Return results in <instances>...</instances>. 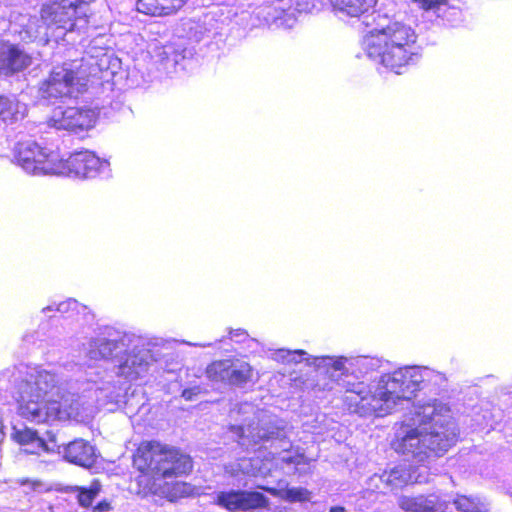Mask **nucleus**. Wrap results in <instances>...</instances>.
I'll use <instances>...</instances> for the list:
<instances>
[{
	"label": "nucleus",
	"mask_w": 512,
	"mask_h": 512,
	"mask_svg": "<svg viewBox=\"0 0 512 512\" xmlns=\"http://www.w3.org/2000/svg\"><path fill=\"white\" fill-rule=\"evenodd\" d=\"M313 364L317 368H327L330 383L322 386L318 383L319 390H333L335 386L344 389L351 395L347 400L355 404L350 411L358 416H386L397 413L411 405L415 407V416H444L451 412L450 406L437 399L418 400L412 402L416 391L421 390L427 381L434 377H440L433 370L420 366H405L392 373L380 377L373 395L368 397V387L363 382L352 381L354 377L350 374L353 367L360 368V372L367 373L378 367V360L360 356L357 358H332L316 357Z\"/></svg>",
	"instance_id": "nucleus-1"
},
{
	"label": "nucleus",
	"mask_w": 512,
	"mask_h": 512,
	"mask_svg": "<svg viewBox=\"0 0 512 512\" xmlns=\"http://www.w3.org/2000/svg\"><path fill=\"white\" fill-rule=\"evenodd\" d=\"M137 494L157 496L169 502L194 494V487L184 481H168L191 474L193 458L181 448L157 440H143L132 455Z\"/></svg>",
	"instance_id": "nucleus-2"
},
{
	"label": "nucleus",
	"mask_w": 512,
	"mask_h": 512,
	"mask_svg": "<svg viewBox=\"0 0 512 512\" xmlns=\"http://www.w3.org/2000/svg\"><path fill=\"white\" fill-rule=\"evenodd\" d=\"M18 371L22 379L8 413L19 416H72L77 413L76 395L63 391L55 373L24 365Z\"/></svg>",
	"instance_id": "nucleus-3"
},
{
	"label": "nucleus",
	"mask_w": 512,
	"mask_h": 512,
	"mask_svg": "<svg viewBox=\"0 0 512 512\" xmlns=\"http://www.w3.org/2000/svg\"><path fill=\"white\" fill-rule=\"evenodd\" d=\"M434 419L421 418L415 422L411 418L409 422L395 423L391 449L420 466L443 457L458 442V432L454 425Z\"/></svg>",
	"instance_id": "nucleus-4"
},
{
	"label": "nucleus",
	"mask_w": 512,
	"mask_h": 512,
	"mask_svg": "<svg viewBox=\"0 0 512 512\" xmlns=\"http://www.w3.org/2000/svg\"><path fill=\"white\" fill-rule=\"evenodd\" d=\"M363 49L373 61L401 74L419 59L420 47L414 30L402 22L378 23L363 40Z\"/></svg>",
	"instance_id": "nucleus-5"
},
{
	"label": "nucleus",
	"mask_w": 512,
	"mask_h": 512,
	"mask_svg": "<svg viewBox=\"0 0 512 512\" xmlns=\"http://www.w3.org/2000/svg\"><path fill=\"white\" fill-rule=\"evenodd\" d=\"M58 154L42 148L33 140L17 143L14 162L30 175H55Z\"/></svg>",
	"instance_id": "nucleus-6"
},
{
	"label": "nucleus",
	"mask_w": 512,
	"mask_h": 512,
	"mask_svg": "<svg viewBox=\"0 0 512 512\" xmlns=\"http://www.w3.org/2000/svg\"><path fill=\"white\" fill-rule=\"evenodd\" d=\"M298 12L293 0H263L251 12V26L289 29L296 23Z\"/></svg>",
	"instance_id": "nucleus-7"
},
{
	"label": "nucleus",
	"mask_w": 512,
	"mask_h": 512,
	"mask_svg": "<svg viewBox=\"0 0 512 512\" xmlns=\"http://www.w3.org/2000/svg\"><path fill=\"white\" fill-rule=\"evenodd\" d=\"M110 164L90 151H79L63 160L57 156L55 175L73 178H95L109 176Z\"/></svg>",
	"instance_id": "nucleus-8"
},
{
	"label": "nucleus",
	"mask_w": 512,
	"mask_h": 512,
	"mask_svg": "<svg viewBox=\"0 0 512 512\" xmlns=\"http://www.w3.org/2000/svg\"><path fill=\"white\" fill-rule=\"evenodd\" d=\"M79 78L76 76L72 64L54 67L49 77L39 88L41 98L49 101L73 97L78 89Z\"/></svg>",
	"instance_id": "nucleus-9"
},
{
	"label": "nucleus",
	"mask_w": 512,
	"mask_h": 512,
	"mask_svg": "<svg viewBox=\"0 0 512 512\" xmlns=\"http://www.w3.org/2000/svg\"><path fill=\"white\" fill-rule=\"evenodd\" d=\"M207 377L215 382L243 387L252 381L253 369L249 363L240 360H220L206 368Z\"/></svg>",
	"instance_id": "nucleus-10"
},
{
	"label": "nucleus",
	"mask_w": 512,
	"mask_h": 512,
	"mask_svg": "<svg viewBox=\"0 0 512 512\" xmlns=\"http://www.w3.org/2000/svg\"><path fill=\"white\" fill-rule=\"evenodd\" d=\"M97 113L87 107H57L50 119L56 129L69 130L75 133L92 128L96 122Z\"/></svg>",
	"instance_id": "nucleus-11"
},
{
	"label": "nucleus",
	"mask_w": 512,
	"mask_h": 512,
	"mask_svg": "<svg viewBox=\"0 0 512 512\" xmlns=\"http://www.w3.org/2000/svg\"><path fill=\"white\" fill-rule=\"evenodd\" d=\"M83 8L81 6L80 10H77L69 0H53L51 3L43 6L42 20L49 27L56 26L65 31L83 29L84 27L80 26L82 22L78 21L79 13H84Z\"/></svg>",
	"instance_id": "nucleus-12"
},
{
	"label": "nucleus",
	"mask_w": 512,
	"mask_h": 512,
	"mask_svg": "<svg viewBox=\"0 0 512 512\" xmlns=\"http://www.w3.org/2000/svg\"><path fill=\"white\" fill-rule=\"evenodd\" d=\"M156 358L149 349H134L118 359L116 374L132 382L144 377Z\"/></svg>",
	"instance_id": "nucleus-13"
},
{
	"label": "nucleus",
	"mask_w": 512,
	"mask_h": 512,
	"mask_svg": "<svg viewBox=\"0 0 512 512\" xmlns=\"http://www.w3.org/2000/svg\"><path fill=\"white\" fill-rule=\"evenodd\" d=\"M36 425L37 428L13 426L11 437L19 445L36 444L43 451H47V441L55 442L56 435L49 429L48 418L39 419Z\"/></svg>",
	"instance_id": "nucleus-14"
},
{
	"label": "nucleus",
	"mask_w": 512,
	"mask_h": 512,
	"mask_svg": "<svg viewBox=\"0 0 512 512\" xmlns=\"http://www.w3.org/2000/svg\"><path fill=\"white\" fill-rule=\"evenodd\" d=\"M131 342V336L117 334L115 337L96 338L89 342L87 356L91 360L119 359L122 353L126 352Z\"/></svg>",
	"instance_id": "nucleus-15"
},
{
	"label": "nucleus",
	"mask_w": 512,
	"mask_h": 512,
	"mask_svg": "<svg viewBox=\"0 0 512 512\" xmlns=\"http://www.w3.org/2000/svg\"><path fill=\"white\" fill-rule=\"evenodd\" d=\"M32 58L24 50L9 42H0V76H12L31 65Z\"/></svg>",
	"instance_id": "nucleus-16"
},
{
	"label": "nucleus",
	"mask_w": 512,
	"mask_h": 512,
	"mask_svg": "<svg viewBox=\"0 0 512 512\" xmlns=\"http://www.w3.org/2000/svg\"><path fill=\"white\" fill-rule=\"evenodd\" d=\"M64 458L70 463L87 469L94 467L97 463L94 446L81 438L74 439L66 445Z\"/></svg>",
	"instance_id": "nucleus-17"
},
{
	"label": "nucleus",
	"mask_w": 512,
	"mask_h": 512,
	"mask_svg": "<svg viewBox=\"0 0 512 512\" xmlns=\"http://www.w3.org/2000/svg\"><path fill=\"white\" fill-rule=\"evenodd\" d=\"M416 468L399 464L382 472L380 479L391 491L401 490L417 482Z\"/></svg>",
	"instance_id": "nucleus-18"
},
{
	"label": "nucleus",
	"mask_w": 512,
	"mask_h": 512,
	"mask_svg": "<svg viewBox=\"0 0 512 512\" xmlns=\"http://www.w3.org/2000/svg\"><path fill=\"white\" fill-rule=\"evenodd\" d=\"M152 58L158 69L170 75L177 71V67L184 60L183 51L174 44L155 46L152 51Z\"/></svg>",
	"instance_id": "nucleus-19"
},
{
	"label": "nucleus",
	"mask_w": 512,
	"mask_h": 512,
	"mask_svg": "<svg viewBox=\"0 0 512 512\" xmlns=\"http://www.w3.org/2000/svg\"><path fill=\"white\" fill-rule=\"evenodd\" d=\"M377 0H332V6L340 16L359 18L374 8Z\"/></svg>",
	"instance_id": "nucleus-20"
},
{
	"label": "nucleus",
	"mask_w": 512,
	"mask_h": 512,
	"mask_svg": "<svg viewBox=\"0 0 512 512\" xmlns=\"http://www.w3.org/2000/svg\"><path fill=\"white\" fill-rule=\"evenodd\" d=\"M187 0H138L136 7L141 13L162 16L168 15L181 8Z\"/></svg>",
	"instance_id": "nucleus-21"
},
{
	"label": "nucleus",
	"mask_w": 512,
	"mask_h": 512,
	"mask_svg": "<svg viewBox=\"0 0 512 512\" xmlns=\"http://www.w3.org/2000/svg\"><path fill=\"white\" fill-rule=\"evenodd\" d=\"M20 30H16L23 40L32 41L42 36H47L46 29L49 27L47 23L42 20V16L21 15L19 18Z\"/></svg>",
	"instance_id": "nucleus-22"
},
{
	"label": "nucleus",
	"mask_w": 512,
	"mask_h": 512,
	"mask_svg": "<svg viewBox=\"0 0 512 512\" xmlns=\"http://www.w3.org/2000/svg\"><path fill=\"white\" fill-rule=\"evenodd\" d=\"M27 106L15 97L0 96V120L13 123L25 117Z\"/></svg>",
	"instance_id": "nucleus-23"
},
{
	"label": "nucleus",
	"mask_w": 512,
	"mask_h": 512,
	"mask_svg": "<svg viewBox=\"0 0 512 512\" xmlns=\"http://www.w3.org/2000/svg\"><path fill=\"white\" fill-rule=\"evenodd\" d=\"M398 506L404 512H435V503L424 494L416 496L402 495L398 499Z\"/></svg>",
	"instance_id": "nucleus-24"
},
{
	"label": "nucleus",
	"mask_w": 512,
	"mask_h": 512,
	"mask_svg": "<svg viewBox=\"0 0 512 512\" xmlns=\"http://www.w3.org/2000/svg\"><path fill=\"white\" fill-rule=\"evenodd\" d=\"M102 490V484L99 479H93L89 487L75 486L72 492L76 494L78 504L83 508H90Z\"/></svg>",
	"instance_id": "nucleus-25"
},
{
	"label": "nucleus",
	"mask_w": 512,
	"mask_h": 512,
	"mask_svg": "<svg viewBox=\"0 0 512 512\" xmlns=\"http://www.w3.org/2000/svg\"><path fill=\"white\" fill-rule=\"evenodd\" d=\"M241 509H257L268 506V499L257 491H240Z\"/></svg>",
	"instance_id": "nucleus-26"
},
{
	"label": "nucleus",
	"mask_w": 512,
	"mask_h": 512,
	"mask_svg": "<svg viewBox=\"0 0 512 512\" xmlns=\"http://www.w3.org/2000/svg\"><path fill=\"white\" fill-rule=\"evenodd\" d=\"M240 491H221L217 494L215 503L229 511L241 509Z\"/></svg>",
	"instance_id": "nucleus-27"
},
{
	"label": "nucleus",
	"mask_w": 512,
	"mask_h": 512,
	"mask_svg": "<svg viewBox=\"0 0 512 512\" xmlns=\"http://www.w3.org/2000/svg\"><path fill=\"white\" fill-rule=\"evenodd\" d=\"M278 496L290 503L307 502L311 498V492L303 487H292L280 490Z\"/></svg>",
	"instance_id": "nucleus-28"
},
{
	"label": "nucleus",
	"mask_w": 512,
	"mask_h": 512,
	"mask_svg": "<svg viewBox=\"0 0 512 512\" xmlns=\"http://www.w3.org/2000/svg\"><path fill=\"white\" fill-rule=\"evenodd\" d=\"M307 355L304 350L278 349L272 354V358L281 362H301L303 356Z\"/></svg>",
	"instance_id": "nucleus-29"
},
{
	"label": "nucleus",
	"mask_w": 512,
	"mask_h": 512,
	"mask_svg": "<svg viewBox=\"0 0 512 512\" xmlns=\"http://www.w3.org/2000/svg\"><path fill=\"white\" fill-rule=\"evenodd\" d=\"M80 308V304L75 299H68L66 301L60 302L56 306L49 305L43 308V313H48L51 311H57L61 314H66L72 311H78Z\"/></svg>",
	"instance_id": "nucleus-30"
},
{
	"label": "nucleus",
	"mask_w": 512,
	"mask_h": 512,
	"mask_svg": "<svg viewBox=\"0 0 512 512\" xmlns=\"http://www.w3.org/2000/svg\"><path fill=\"white\" fill-rule=\"evenodd\" d=\"M412 2L416 3L419 8L423 9L424 11H433L437 14V16L440 15V11L442 10V7L446 5L447 0H411Z\"/></svg>",
	"instance_id": "nucleus-31"
},
{
	"label": "nucleus",
	"mask_w": 512,
	"mask_h": 512,
	"mask_svg": "<svg viewBox=\"0 0 512 512\" xmlns=\"http://www.w3.org/2000/svg\"><path fill=\"white\" fill-rule=\"evenodd\" d=\"M453 503L459 512H477L476 504L467 496L459 495L455 498Z\"/></svg>",
	"instance_id": "nucleus-32"
},
{
	"label": "nucleus",
	"mask_w": 512,
	"mask_h": 512,
	"mask_svg": "<svg viewBox=\"0 0 512 512\" xmlns=\"http://www.w3.org/2000/svg\"><path fill=\"white\" fill-rule=\"evenodd\" d=\"M70 2H72V6L77 8V10H80V7L83 6V10H84V13H79V18H78V21L79 22H82V24H80L81 27H86L87 26V12H88V3L92 2L93 0H69Z\"/></svg>",
	"instance_id": "nucleus-33"
},
{
	"label": "nucleus",
	"mask_w": 512,
	"mask_h": 512,
	"mask_svg": "<svg viewBox=\"0 0 512 512\" xmlns=\"http://www.w3.org/2000/svg\"><path fill=\"white\" fill-rule=\"evenodd\" d=\"M200 390L201 389L198 386L184 389L182 392V397L187 401H191L200 393Z\"/></svg>",
	"instance_id": "nucleus-34"
},
{
	"label": "nucleus",
	"mask_w": 512,
	"mask_h": 512,
	"mask_svg": "<svg viewBox=\"0 0 512 512\" xmlns=\"http://www.w3.org/2000/svg\"><path fill=\"white\" fill-rule=\"evenodd\" d=\"M111 509V504L107 500H102L98 502L95 506H92L93 512H109Z\"/></svg>",
	"instance_id": "nucleus-35"
},
{
	"label": "nucleus",
	"mask_w": 512,
	"mask_h": 512,
	"mask_svg": "<svg viewBox=\"0 0 512 512\" xmlns=\"http://www.w3.org/2000/svg\"><path fill=\"white\" fill-rule=\"evenodd\" d=\"M230 335H231V338L235 339V341H237V342H242L247 337L246 331H244L242 329H237V330L231 331Z\"/></svg>",
	"instance_id": "nucleus-36"
},
{
	"label": "nucleus",
	"mask_w": 512,
	"mask_h": 512,
	"mask_svg": "<svg viewBox=\"0 0 512 512\" xmlns=\"http://www.w3.org/2000/svg\"><path fill=\"white\" fill-rule=\"evenodd\" d=\"M253 412V405L249 403L241 404L238 410V413L249 414Z\"/></svg>",
	"instance_id": "nucleus-37"
},
{
	"label": "nucleus",
	"mask_w": 512,
	"mask_h": 512,
	"mask_svg": "<svg viewBox=\"0 0 512 512\" xmlns=\"http://www.w3.org/2000/svg\"><path fill=\"white\" fill-rule=\"evenodd\" d=\"M330 512H345V508L343 506H333L330 508Z\"/></svg>",
	"instance_id": "nucleus-38"
},
{
	"label": "nucleus",
	"mask_w": 512,
	"mask_h": 512,
	"mask_svg": "<svg viewBox=\"0 0 512 512\" xmlns=\"http://www.w3.org/2000/svg\"><path fill=\"white\" fill-rule=\"evenodd\" d=\"M273 433H270V434H267V435H264L263 438L265 440H269V439H273L274 437L272 436Z\"/></svg>",
	"instance_id": "nucleus-39"
},
{
	"label": "nucleus",
	"mask_w": 512,
	"mask_h": 512,
	"mask_svg": "<svg viewBox=\"0 0 512 512\" xmlns=\"http://www.w3.org/2000/svg\"><path fill=\"white\" fill-rule=\"evenodd\" d=\"M511 399H512V396H511Z\"/></svg>",
	"instance_id": "nucleus-40"
}]
</instances>
